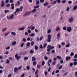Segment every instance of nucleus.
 Returning a JSON list of instances; mask_svg holds the SVG:
<instances>
[{"instance_id":"nucleus-1","label":"nucleus","mask_w":77,"mask_h":77,"mask_svg":"<svg viewBox=\"0 0 77 77\" xmlns=\"http://www.w3.org/2000/svg\"><path fill=\"white\" fill-rule=\"evenodd\" d=\"M14 14H12L10 16H9V17L7 16V18L8 20H12L14 18Z\"/></svg>"},{"instance_id":"nucleus-2","label":"nucleus","mask_w":77,"mask_h":77,"mask_svg":"<svg viewBox=\"0 0 77 77\" xmlns=\"http://www.w3.org/2000/svg\"><path fill=\"white\" fill-rule=\"evenodd\" d=\"M48 38L47 39V41L48 42H51V35H48L47 36Z\"/></svg>"},{"instance_id":"nucleus-3","label":"nucleus","mask_w":77,"mask_h":77,"mask_svg":"<svg viewBox=\"0 0 77 77\" xmlns=\"http://www.w3.org/2000/svg\"><path fill=\"white\" fill-rule=\"evenodd\" d=\"M23 6H21L20 7V8H17L16 9V11L18 13L19 12H20V11H22L23 10Z\"/></svg>"},{"instance_id":"nucleus-4","label":"nucleus","mask_w":77,"mask_h":77,"mask_svg":"<svg viewBox=\"0 0 77 77\" xmlns=\"http://www.w3.org/2000/svg\"><path fill=\"white\" fill-rule=\"evenodd\" d=\"M30 14H31V12H30V11H27L25 13V14L23 15V17H26V16L29 15Z\"/></svg>"},{"instance_id":"nucleus-5","label":"nucleus","mask_w":77,"mask_h":77,"mask_svg":"<svg viewBox=\"0 0 77 77\" xmlns=\"http://www.w3.org/2000/svg\"><path fill=\"white\" fill-rule=\"evenodd\" d=\"M74 21V18L73 17H71L69 18V23H71V22H72Z\"/></svg>"},{"instance_id":"nucleus-6","label":"nucleus","mask_w":77,"mask_h":77,"mask_svg":"<svg viewBox=\"0 0 77 77\" xmlns=\"http://www.w3.org/2000/svg\"><path fill=\"white\" fill-rule=\"evenodd\" d=\"M66 30L67 32H71V30H72V28L70 26L69 27L67 28Z\"/></svg>"},{"instance_id":"nucleus-7","label":"nucleus","mask_w":77,"mask_h":77,"mask_svg":"<svg viewBox=\"0 0 77 77\" xmlns=\"http://www.w3.org/2000/svg\"><path fill=\"white\" fill-rule=\"evenodd\" d=\"M60 33H58L57 35V38L58 40H59L60 38Z\"/></svg>"},{"instance_id":"nucleus-8","label":"nucleus","mask_w":77,"mask_h":77,"mask_svg":"<svg viewBox=\"0 0 77 77\" xmlns=\"http://www.w3.org/2000/svg\"><path fill=\"white\" fill-rule=\"evenodd\" d=\"M50 47H51V45H48V46L47 47V48H48V49H47V51L50 52V50H51L50 49Z\"/></svg>"},{"instance_id":"nucleus-9","label":"nucleus","mask_w":77,"mask_h":77,"mask_svg":"<svg viewBox=\"0 0 77 77\" xmlns=\"http://www.w3.org/2000/svg\"><path fill=\"white\" fill-rule=\"evenodd\" d=\"M14 72H18V68L15 67L14 69Z\"/></svg>"},{"instance_id":"nucleus-10","label":"nucleus","mask_w":77,"mask_h":77,"mask_svg":"<svg viewBox=\"0 0 77 77\" xmlns=\"http://www.w3.org/2000/svg\"><path fill=\"white\" fill-rule=\"evenodd\" d=\"M1 6L2 7H4L5 6V3L4 2V1H2L1 2Z\"/></svg>"},{"instance_id":"nucleus-11","label":"nucleus","mask_w":77,"mask_h":77,"mask_svg":"<svg viewBox=\"0 0 77 77\" xmlns=\"http://www.w3.org/2000/svg\"><path fill=\"white\" fill-rule=\"evenodd\" d=\"M36 11H37L36 9H34L31 11V12L32 14H34V13H35V12H36Z\"/></svg>"},{"instance_id":"nucleus-12","label":"nucleus","mask_w":77,"mask_h":77,"mask_svg":"<svg viewBox=\"0 0 77 77\" xmlns=\"http://www.w3.org/2000/svg\"><path fill=\"white\" fill-rule=\"evenodd\" d=\"M11 33L12 35H14V36H15L16 35V33L14 32L11 31Z\"/></svg>"},{"instance_id":"nucleus-13","label":"nucleus","mask_w":77,"mask_h":77,"mask_svg":"<svg viewBox=\"0 0 77 77\" xmlns=\"http://www.w3.org/2000/svg\"><path fill=\"white\" fill-rule=\"evenodd\" d=\"M24 29H25V27H23L19 28L18 29V30H24Z\"/></svg>"},{"instance_id":"nucleus-14","label":"nucleus","mask_w":77,"mask_h":77,"mask_svg":"<svg viewBox=\"0 0 77 77\" xmlns=\"http://www.w3.org/2000/svg\"><path fill=\"white\" fill-rule=\"evenodd\" d=\"M11 9L12 10L14 9L15 8V7H14V4H11Z\"/></svg>"},{"instance_id":"nucleus-15","label":"nucleus","mask_w":77,"mask_h":77,"mask_svg":"<svg viewBox=\"0 0 77 77\" xmlns=\"http://www.w3.org/2000/svg\"><path fill=\"white\" fill-rule=\"evenodd\" d=\"M7 29V28L5 27L4 28H2V32H5V31H6V29Z\"/></svg>"},{"instance_id":"nucleus-16","label":"nucleus","mask_w":77,"mask_h":77,"mask_svg":"<svg viewBox=\"0 0 77 77\" xmlns=\"http://www.w3.org/2000/svg\"><path fill=\"white\" fill-rule=\"evenodd\" d=\"M49 3L48 2H47L46 3H45V4H43V5L44 6H47L48 5Z\"/></svg>"},{"instance_id":"nucleus-17","label":"nucleus","mask_w":77,"mask_h":77,"mask_svg":"<svg viewBox=\"0 0 77 77\" xmlns=\"http://www.w3.org/2000/svg\"><path fill=\"white\" fill-rule=\"evenodd\" d=\"M17 44V42L16 41H14L12 43V45L13 46Z\"/></svg>"},{"instance_id":"nucleus-18","label":"nucleus","mask_w":77,"mask_h":77,"mask_svg":"<svg viewBox=\"0 0 77 77\" xmlns=\"http://www.w3.org/2000/svg\"><path fill=\"white\" fill-rule=\"evenodd\" d=\"M39 8V5H36L34 7V9H37V8Z\"/></svg>"},{"instance_id":"nucleus-19","label":"nucleus","mask_w":77,"mask_h":77,"mask_svg":"<svg viewBox=\"0 0 77 77\" xmlns=\"http://www.w3.org/2000/svg\"><path fill=\"white\" fill-rule=\"evenodd\" d=\"M60 30V28L59 27H57L56 28V31H59Z\"/></svg>"},{"instance_id":"nucleus-20","label":"nucleus","mask_w":77,"mask_h":77,"mask_svg":"<svg viewBox=\"0 0 77 77\" xmlns=\"http://www.w3.org/2000/svg\"><path fill=\"white\" fill-rule=\"evenodd\" d=\"M36 64H37V63H36V61H34L33 62V65H34V66H36Z\"/></svg>"},{"instance_id":"nucleus-21","label":"nucleus","mask_w":77,"mask_h":77,"mask_svg":"<svg viewBox=\"0 0 77 77\" xmlns=\"http://www.w3.org/2000/svg\"><path fill=\"white\" fill-rule=\"evenodd\" d=\"M36 5H38L39 3V0H36Z\"/></svg>"},{"instance_id":"nucleus-22","label":"nucleus","mask_w":77,"mask_h":77,"mask_svg":"<svg viewBox=\"0 0 77 77\" xmlns=\"http://www.w3.org/2000/svg\"><path fill=\"white\" fill-rule=\"evenodd\" d=\"M15 57L16 58H20L21 57L20 56H18V54H16L15 55Z\"/></svg>"},{"instance_id":"nucleus-23","label":"nucleus","mask_w":77,"mask_h":77,"mask_svg":"<svg viewBox=\"0 0 77 77\" xmlns=\"http://www.w3.org/2000/svg\"><path fill=\"white\" fill-rule=\"evenodd\" d=\"M9 12V10H7L5 11V14L6 13H8Z\"/></svg>"},{"instance_id":"nucleus-24","label":"nucleus","mask_w":77,"mask_h":77,"mask_svg":"<svg viewBox=\"0 0 77 77\" xmlns=\"http://www.w3.org/2000/svg\"><path fill=\"white\" fill-rule=\"evenodd\" d=\"M51 5H53V4H56V1H54L51 3Z\"/></svg>"},{"instance_id":"nucleus-25","label":"nucleus","mask_w":77,"mask_h":77,"mask_svg":"<svg viewBox=\"0 0 77 77\" xmlns=\"http://www.w3.org/2000/svg\"><path fill=\"white\" fill-rule=\"evenodd\" d=\"M35 33H31L30 34V36L32 37L34 36H35Z\"/></svg>"},{"instance_id":"nucleus-26","label":"nucleus","mask_w":77,"mask_h":77,"mask_svg":"<svg viewBox=\"0 0 77 77\" xmlns=\"http://www.w3.org/2000/svg\"><path fill=\"white\" fill-rule=\"evenodd\" d=\"M34 45V42L32 41L31 42V46H33Z\"/></svg>"},{"instance_id":"nucleus-27","label":"nucleus","mask_w":77,"mask_h":77,"mask_svg":"<svg viewBox=\"0 0 77 77\" xmlns=\"http://www.w3.org/2000/svg\"><path fill=\"white\" fill-rule=\"evenodd\" d=\"M29 46H30V42H28L26 43V47H29Z\"/></svg>"},{"instance_id":"nucleus-28","label":"nucleus","mask_w":77,"mask_h":77,"mask_svg":"<svg viewBox=\"0 0 77 77\" xmlns=\"http://www.w3.org/2000/svg\"><path fill=\"white\" fill-rule=\"evenodd\" d=\"M26 69L27 70H29V69H30V66H26Z\"/></svg>"},{"instance_id":"nucleus-29","label":"nucleus","mask_w":77,"mask_h":77,"mask_svg":"<svg viewBox=\"0 0 77 77\" xmlns=\"http://www.w3.org/2000/svg\"><path fill=\"white\" fill-rule=\"evenodd\" d=\"M77 6H75L74 7L73 9V10H76V9H77Z\"/></svg>"},{"instance_id":"nucleus-30","label":"nucleus","mask_w":77,"mask_h":77,"mask_svg":"<svg viewBox=\"0 0 77 77\" xmlns=\"http://www.w3.org/2000/svg\"><path fill=\"white\" fill-rule=\"evenodd\" d=\"M10 32H8V33H6L5 34V36H8Z\"/></svg>"},{"instance_id":"nucleus-31","label":"nucleus","mask_w":77,"mask_h":77,"mask_svg":"<svg viewBox=\"0 0 77 77\" xmlns=\"http://www.w3.org/2000/svg\"><path fill=\"white\" fill-rule=\"evenodd\" d=\"M37 68L38 69H40L41 68V65H38L37 66Z\"/></svg>"},{"instance_id":"nucleus-32","label":"nucleus","mask_w":77,"mask_h":77,"mask_svg":"<svg viewBox=\"0 0 77 77\" xmlns=\"http://www.w3.org/2000/svg\"><path fill=\"white\" fill-rule=\"evenodd\" d=\"M51 29H48V33H51Z\"/></svg>"},{"instance_id":"nucleus-33","label":"nucleus","mask_w":77,"mask_h":77,"mask_svg":"<svg viewBox=\"0 0 77 77\" xmlns=\"http://www.w3.org/2000/svg\"><path fill=\"white\" fill-rule=\"evenodd\" d=\"M10 6H11V5L10 4H7L6 5V7H7V8H9L10 7Z\"/></svg>"},{"instance_id":"nucleus-34","label":"nucleus","mask_w":77,"mask_h":77,"mask_svg":"<svg viewBox=\"0 0 77 77\" xmlns=\"http://www.w3.org/2000/svg\"><path fill=\"white\" fill-rule=\"evenodd\" d=\"M43 38V36H41V37L40 38H39V41H42V39Z\"/></svg>"},{"instance_id":"nucleus-35","label":"nucleus","mask_w":77,"mask_h":77,"mask_svg":"<svg viewBox=\"0 0 77 77\" xmlns=\"http://www.w3.org/2000/svg\"><path fill=\"white\" fill-rule=\"evenodd\" d=\"M74 53L73 52H71L70 54V56H74Z\"/></svg>"},{"instance_id":"nucleus-36","label":"nucleus","mask_w":77,"mask_h":77,"mask_svg":"<svg viewBox=\"0 0 77 77\" xmlns=\"http://www.w3.org/2000/svg\"><path fill=\"white\" fill-rule=\"evenodd\" d=\"M29 53L31 54L33 53L34 51H33L32 50H31L29 51Z\"/></svg>"},{"instance_id":"nucleus-37","label":"nucleus","mask_w":77,"mask_h":77,"mask_svg":"<svg viewBox=\"0 0 77 77\" xmlns=\"http://www.w3.org/2000/svg\"><path fill=\"white\" fill-rule=\"evenodd\" d=\"M63 29L64 30H66V26H63Z\"/></svg>"},{"instance_id":"nucleus-38","label":"nucleus","mask_w":77,"mask_h":77,"mask_svg":"<svg viewBox=\"0 0 77 77\" xmlns=\"http://www.w3.org/2000/svg\"><path fill=\"white\" fill-rule=\"evenodd\" d=\"M68 72H65L63 75V76H65V75H66L67 74H68Z\"/></svg>"},{"instance_id":"nucleus-39","label":"nucleus","mask_w":77,"mask_h":77,"mask_svg":"<svg viewBox=\"0 0 77 77\" xmlns=\"http://www.w3.org/2000/svg\"><path fill=\"white\" fill-rule=\"evenodd\" d=\"M58 3H60V0H55Z\"/></svg>"},{"instance_id":"nucleus-40","label":"nucleus","mask_w":77,"mask_h":77,"mask_svg":"<svg viewBox=\"0 0 77 77\" xmlns=\"http://www.w3.org/2000/svg\"><path fill=\"white\" fill-rule=\"evenodd\" d=\"M38 70H37L35 72V75H37L38 74Z\"/></svg>"},{"instance_id":"nucleus-41","label":"nucleus","mask_w":77,"mask_h":77,"mask_svg":"<svg viewBox=\"0 0 77 77\" xmlns=\"http://www.w3.org/2000/svg\"><path fill=\"white\" fill-rule=\"evenodd\" d=\"M23 42H26V39L25 38H23Z\"/></svg>"},{"instance_id":"nucleus-42","label":"nucleus","mask_w":77,"mask_h":77,"mask_svg":"<svg viewBox=\"0 0 77 77\" xmlns=\"http://www.w3.org/2000/svg\"><path fill=\"white\" fill-rule=\"evenodd\" d=\"M27 32L29 33H31V30L30 29H28L27 30Z\"/></svg>"},{"instance_id":"nucleus-43","label":"nucleus","mask_w":77,"mask_h":77,"mask_svg":"<svg viewBox=\"0 0 77 77\" xmlns=\"http://www.w3.org/2000/svg\"><path fill=\"white\" fill-rule=\"evenodd\" d=\"M32 26H31L29 27H28V29H32Z\"/></svg>"},{"instance_id":"nucleus-44","label":"nucleus","mask_w":77,"mask_h":77,"mask_svg":"<svg viewBox=\"0 0 77 77\" xmlns=\"http://www.w3.org/2000/svg\"><path fill=\"white\" fill-rule=\"evenodd\" d=\"M68 3V4H71V3H72V1H69Z\"/></svg>"},{"instance_id":"nucleus-45","label":"nucleus","mask_w":77,"mask_h":77,"mask_svg":"<svg viewBox=\"0 0 77 77\" xmlns=\"http://www.w3.org/2000/svg\"><path fill=\"white\" fill-rule=\"evenodd\" d=\"M24 43H22L20 45V47H23V46H24Z\"/></svg>"},{"instance_id":"nucleus-46","label":"nucleus","mask_w":77,"mask_h":77,"mask_svg":"<svg viewBox=\"0 0 77 77\" xmlns=\"http://www.w3.org/2000/svg\"><path fill=\"white\" fill-rule=\"evenodd\" d=\"M56 64V62L54 61L52 63V65H54Z\"/></svg>"},{"instance_id":"nucleus-47","label":"nucleus","mask_w":77,"mask_h":77,"mask_svg":"<svg viewBox=\"0 0 77 77\" xmlns=\"http://www.w3.org/2000/svg\"><path fill=\"white\" fill-rule=\"evenodd\" d=\"M14 13L15 14V15H18V12H17L16 11L14 12Z\"/></svg>"},{"instance_id":"nucleus-48","label":"nucleus","mask_w":77,"mask_h":77,"mask_svg":"<svg viewBox=\"0 0 77 77\" xmlns=\"http://www.w3.org/2000/svg\"><path fill=\"white\" fill-rule=\"evenodd\" d=\"M14 13L15 14V15H18V12H17L16 11L14 12Z\"/></svg>"},{"instance_id":"nucleus-49","label":"nucleus","mask_w":77,"mask_h":77,"mask_svg":"<svg viewBox=\"0 0 77 77\" xmlns=\"http://www.w3.org/2000/svg\"><path fill=\"white\" fill-rule=\"evenodd\" d=\"M47 45V43H45V44L43 46L44 48H45V47H46Z\"/></svg>"},{"instance_id":"nucleus-50","label":"nucleus","mask_w":77,"mask_h":77,"mask_svg":"<svg viewBox=\"0 0 77 77\" xmlns=\"http://www.w3.org/2000/svg\"><path fill=\"white\" fill-rule=\"evenodd\" d=\"M14 0H10L9 2L10 3H14Z\"/></svg>"},{"instance_id":"nucleus-51","label":"nucleus","mask_w":77,"mask_h":77,"mask_svg":"<svg viewBox=\"0 0 77 77\" xmlns=\"http://www.w3.org/2000/svg\"><path fill=\"white\" fill-rule=\"evenodd\" d=\"M38 46L37 45H35V49L36 50H38Z\"/></svg>"},{"instance_id":"nucleus-52","label":"nucleus","mask_w":77,"mask_h":77,"mask_svg":"<svg viewBox=\"0 0 77 77\" xmlns=\"http://www.w3.org/2000/svg\"><path fill=\"white\" fill-rule=\"evenodd\" d=\"M45 64V61H43L42 62V65H43V66H44Z\"/></svg>"},{"instance_id":"nucleus-53","label":"nucleus","mask_w":77,"mask_h":77,"mask_svg":"<svg viewBox=\"0 0 77 77\" xmlns=\"http://www.w3.org/2000/svg\"><path fill=\"white\" fill-rule=\"evenodd\" d=\"M66 2V0H64L62 1V3H65Z\"/></svg>"},{"instance_id":"nucleus-54","label":"nucleus","mask_w":77,"mask_h":77,"mask_svg":"<svg viewBox=\"0 0 77 77\" xmlns=\"http://www.w3.org/2000/svg\"><path fill=\"white\" fill-rule=\"evenodd\" d=\"M54 46H52L50 47V49L51 50H53V49L54 48Z\"/></svg>"},{"instance_id":"nucleus-55","label":"nucleus","mask_w":77,"mask_h":77,"mask_svg":"<svg viewBox=\"0 0 77 77\" xmlns=\"http://www.w3.org/2000/svg\"><path fill=\"white\" fill-rule=\"evenodd\" d=\"M70 45L69 44H69H68V45H67L66 47H69V46Z\"/></svg>"},{"instance_id":"nucleus-56","label":"nucleus","mask_w":77,"mask_h":77,"mask_svg":"<svg viewBox=\"0 0 77 77\" xmlns=\"http://www.w3.org/2000/svg\"><path fill=\"white\" fill-rule=\"evenodd\" d=\"M24 76H25V74L24 73H23L22 75H21V77H24Z\"/></svg>"},{"instance_id":"nucleus-57","label":"nucleus","mask_w":77,"mask_h":77,"mask_svg":"<svg viewBox=\"0 0 77 77\" xmlns=\"http://www.w3.org/2000/svg\"><path fill=\"white\" fill-rule=\"evenodd\" d=\"M77 64V62H74L73 65H76Z\"/></svg>"},{"instance_id":"nucleus-58","label":"nucleus","mask_w":77,"mask_h":77,"mask_svg":"<svg viewBox=\"0 0 77 77\" xmlns=\"http://www.w3.org/2000/svg\"><path fill=\"white\" fill-rule=\"evenodd\" d=\"M52 60H51V59H50V60H49L48 62H49V63H50V62H52Z\"/></svg>"},{"instance_id":"nucleus-59","label":"nucleus","mask_w":77,"mask_h":77,"mask_svg":"<svg viewBox=\"0 0 77 77\" xmlns=\"http://www.w3.org/2000/svg\"><path fill=\"white\" fill-rule=\"evenodd\" d=\"M34 60H36V58H32V61H34Z\"/></svg>"},{"instance_id":"nucleus-60","label":"nucleus","mask_w":77,"mask_h":77,"mask_svg":"<svg viewBox=\"0 0 77 77\" xmlns=\"http://www.w3.org/2000/svg\"><path fill=\"white\" fill-rule=\"evenodd\" d=\"M9 62H10L9 60H7L6 63L8 64V63H9Z\"/></svg>"},{"instance_id":"nucleus-61","label":"nucleus","mask_w":77,"mask_h":77,"mask_svg":"<svg viewBox=\"0 0 77 77\" xmlns=\"http://www.w3.org/2000/svg\"><path fill=\"white\" fill-rule=\"evenodd\" d=\"M66 61H68V60H70V58H66Z\"/></svg>"},{"instance_id":"nucleus-62","label":"nucleus","mask_w":77,"mask_h":77,"mask_svg":"<svg viewBox=\"0 0 77 77\" xmlns=\"http://www.w3.org/2000/svg\"><path fill=\"white\" fill-rule=\"evenodd\" d=\"M35 26H32V28H31V30H34L35 29Z\"/></svg>"},{"instance_id":"nucleus-63","label":"nucleus","mask_w":77,"mask_h":77,"mask_svg":"<svg viewBox=\"0 0 77 77\" xmlns=\"http://www.w3.org/2000/svg\"><path fill=\"white\" fill-rule=\"evenodd\" d=\"M41 3H44V0H40Z\"/></svg>"},{"instance_id":"nucleus-64","label":"nucleus","mask_w":77,"mask_h":77,"mask_svg":"<svg viewBox=\"0 0 77 77\" xmlns=\"http://www.w3.org/2000/svg\"><path fill=\"white\" fill-rule=\"evenodd\" d=\"M75 76L77 77V72H75Z\"/></svg>"}]
</instances>
